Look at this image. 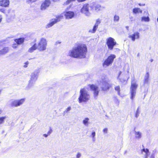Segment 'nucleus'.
<instances>
[{"label": "nucleus", "mask_w": 158, "mask_h": 158, "mask_svg": "<svg viewBox=\"0 0 158 158\" xmlns=\"http://www.w3.org/2000/svg\"><path fill=\"white\" fill-rule=\"evenodd\" d=\"M87 48L85 45L79 44L76 45L69 52V55L74 58H84L85 57Z\"/></svg>", "instance_id": "f257e3e1"}, {"label": "nucleus", "mask_w": 158, "mask_h": 158, "mask_svg": "<svg viewBox=\"0 0 158 158\" xmlns=\"http://www.w3.org/2000/svg\"><path fill=\"white\" fill-rule=\"evenodd\" d=\"M36 41V40H35L34 43L31 42L30 43L32 47L28 49V52L32 53L37 48L40 51H44L46 50L47 46V41L46 39L44 38H41L37 45L35 43Z\"/></svg>", "instance_id": "f03ea898"}, {"label": "nucleus", "mask_w": 158, "mask_h": 158, "mask_svg": "<svg viewBox=\"0 0 158 158\" xmlns=\"http://www.w3.org/2000/svg\"><path fill=\"white\" fill-rule=\"evenodd\" d=\"M40 73V70L39 69H36L32 73L31 75L30 79L29 81L28 85V87L31 88L34 84L35 82L37 80Z\"/></svg>", "instance_id": "7ed1b4c3"}, {"label": "nucleus", "mask_w": 158, "mask_h": 158, "mask_svg": "<svg viewBox=\"0 0 158 158\" xmlns=\"http://www.w3.org/2000/svg\"><path fill=\"white\" fill-rule=\"evenodd\" d=\"M80 95L78 98V102L81 103L82 102H86L89 99V95L85 89H81Z\"/></svg>", "instance_id": "20e7f679"}, {"label": "nucleus", "mask_w": 158, "mask_h": 158, "mask_svg": "<svg viewBox=\"0 0 158 158\" xmlns=\"http://www.w3.org/2000/svg\"><path fill=\"white\" fill-rule=\"evenodd\" d=\"M116 56L114 54H110L107 58L106 59L102 64L104 68L106 67L111 65L114 59L115 58Z\"/></svg>", "instance_id": "39448f33"}, {"label": "nucleus", "mask_w": 158, "mask_h": 158, "mask_svg": "<svg viewBox=\"0 0 158 158\" xmlns=\"http://www.w3.org/2000/svg\"><path fill=\"white\" fill-rule=\"evenodd\" d=\"M106 44L109 49L111 50L116 44V43L114 41V40L113 38L110 37L106 40Z\"/></svg>", "instance_id": "423d86ee"}, {"label": "nucleus", "mask_w": 158, "mask_h": 158, "mask_svg": "<svg viewBox=\"0 0 158 158\" xmlns=\"http://www.w3.org/2000/svg\"><path fill=\"white\" fill-rule=\"evenodd\" d=\"M89 4H84L82 8L81 9V12L85 15L87 16H89L90 15V13L89 11Z\"/></svg>", "instance_id": "0eeeda50"}, {"label": "nucleus", "mask_w": 158, "mask_h": 158, "mask_svg": "<svg viewBox=\"0 0 158 158\" xmlns=\"http://www.w3.org/2000/svg\"><path fill=\"white\" fill-rule=\"evenodd\" d=\"M61 19L60 16H58L54 19H52L50 22L46 25V28H49L52 26H53L55 23H56L60 20V19Z\"/></svg>", "instance_id": "6e6552de"}, {"label": "nucleus", "mask_w": 158, "mask_h": 158, "mask_svg": "<svg viewBox=\"0 0 158 158\" xmlns=\"http://www.w3.org/2000/svg\"><path fill=\"white\" fill-rule=\"evenodd\" d=\"M61 19L60 16H58L54 19H52L50 22L46 25V28H49L52 26H53L55 23H56L60 20V19Z\"/></svg>", "instance_id": "1a4fd4ad"}, {"label": "nucleus", "mask_w": 158, "mask_h": 158, "mask_svg": "<svg viewBox=\"0 0 158 158\" xmlns=\"http://www.w3.org/2000/svg\"><path fill=\"white\" fill-rule=\"evenodd\" d=\"M51 4L50 0H45L42 4L41 6V9L42 10H45Z\"/></svg>", "instance_id": "9d476101"}, {"label": "nucleus", "mask_w": 158, "mask_h": 158, "mask_svg": "<svg viewBox=\"0 0 158 158\" xmlns=\"http://www.w3.org/2000/svg\"><path fill=\"white\" fill-rule=\"evenodd\" d=\"M101 22L99 19L97 20L96 22L92 29H90L89 32L90 33H94L98 28V25Z\"/></svg>", "instance_id": "9b49d317"}, {"label": "nucleus", "mask_w": 158, "mask_h": 158, "mask_svg": "<svg viewBox=\"0 0 158 158\" xmlns=\"http://www.w3.org/2000/svg\"><path fill=\"white\" fill-rule=\"evenodd\" d=\"M102 89H109L112 88L111 84L109 82L102 80Z\"/></svg>", "instance_id": "f8f14e48"}, {"label": "nucleus", "mask_w": 158, "mask_h": 158, "mask_svg": "<svg viewBox=\"0 0 158 158\" xmlns=\"http://www.w3.org/2000/svg\"><path fill=\"white\" fill-rule=\"evenodd\" d=\"M64 15L66 19H71L74 16V13L73 11H68L65 13Z\"/></svg>", "instance_id": "ddd939ff"}, {"label": "nucleus", "mask_w": 158, "mask_h": 158, "mask_svg": "<svg viewBox=\"0 0 158 158\" xmlns=\"http://www.w3.org/2000/svg\"><path fill=\"white\" fill-rule=\"evenodd\" d=\"M129 38H131L133 41H134L135 39H138L139 37V33L138 32L134 33L132 35L129 36Z\"/></svg>", "instance_id": "4468645a"}, {"label": "nucleus", "mask_w": 158, "mask_h": 158, "mask_svg": "<svg viewBox=\"0 0 158 158\" xmlns=\"http://www.w3.org/2000/svg\"><path fill=\"white\" fill-rule=\"evenodd\" d=\"M144 13L146 14L145 15L146 16L142 17L141 18V21L145 22H149L150 20V19L149 17V15L148 11H144Z\"/></svg>", "instance_id": "2eb2a0df"}, {"label": "nucleus", "mask_w": 158, "mask_h": 158, "mask_svg": "<svg viewBox=\"0 0 158 158\" xmlns=\"http://www.w3.org/2000/svg\"><path fill=\"white\" fill-rule=\"evenodd\" d=\"M9 4V0H1L0 1V5L2 6L7 7L8 6Z\"/></svg>", "instance_id": "dca6fc26"}, {"label": "nucleus", "mask_w": 158, "mask_h": 158, "mask_svg": "<svg viewBox=\"0 0 158 158\" xmlns=\"http://www.w3.org/2000/svg\"><path fill=\"white\" fill-rule=\"evenodd\" d=\"M9 50L8 47H5L2 49H0V55H4L8 53Z\"/></svg>", "instance_id": "f3484780"}, {"label": "nucleus", "mask_w": 158, "mask_h": 158, "mask_svg": "<svg viewBox=\"0 0 158 158\" xmlns=\"http://www.w3.org/2000/svg\"><path fill=\"white\" fill-rule=\"evenodd\" d=\"M149 73H147L145 75L143 80V83L144 84H148L149 80Z\"/></svg>", "instance_id": "a211bd4d"}, {"label": "nucleus", "mask_w": 158, "mask_h": 158, "mask_svg": "<svg viewBox=\"0 0 158 158\" xmlns=\"http://www.w3.org/2000/svg\"><path fill=\"white\" fill-rule=\"evenodd\" d=\"M141 152L142 154H143V152L145 153L144 158H148L149 154V151L148 148H143L141 150Z\"/></svg>", "instance_id": "6ab92c4d"}, {"label": "nucleus", "mask_w": 158, "mask_h": 158, "mask_svg": "<svg viewBox=\"0 0 158 158\" xmlns=\"http://www.w3.org/2000/svg\"><path fill=\"white\" fill-rule=\"evenodd\" d=\"M15 41L17 43V44L20 45L22 44L24 41V38H20L15 40Z\"/></svg>", "instance_id": "aec40b11"}, {"label": "nucleus", "mask_w": 158, "mask_h": 158, "mask_svg": "<svg viewBox=\"0 0 158 158\" xmlns=\"http://www.w3.org/2000/svg\"><path fill=\"white\" fill-rule=\"evenodd\" d=\"M94 7L95 10L97 11H99L102 8H104V7H102L100 5L96 4H94Z\"/></svg>", "instance_id": "412c9836"}, {"label": "nucleus", "mask_w": 158, "mask_h": 158, "mask_svg": "<svg viewBox=\"0 0 158 158\" xmlns=\"http://www.w3.org/2000/svg\"><path fill=\"white\" fill-rule=\"evenodd\" d=\"M133 12L135 14H137L138 13H142V11L139 8H135L133 9Z\"/></svg>", "instance_id": "4be33fe9"}, {"label": "nucleus", "mask_w": 158, "mask_h": 158, "mask_svg": "<svg viewBox=\"0 0 158 158\" xmlns=\"http://www.w3.org/2000/svg\"><path fill=\"white\" fill-rule=\"evenodd\" d=\"M135 89H131V99H133L136 94Z\"/></svg>", "instance_id": "5701e85b"}, {"label": "nucleus", "mask_w": 158, "mask_h": 158, "mask_svg": "<svg viewBox=\"0 0 158 158\" xmlns=\"http://www.w3.org/2000/svg\"><path fill=\"white\" fill-rule=\"evenodd\" d=\"M137 84L135 81H132L131 83V89H136L137 87Z\"/></svg>", "instance_id": "b1692460"}, {"label": "nucleus", "mask_w": 158, "mask_h": 158, "mask_svg": "<svg viewBox=\"0 0 158 158\" xmlns=\"http://www.w3.org/2000/svg\"><path fill=\"white\" fill-rule=\"evenodd\" d=\"M75 0H67V1L64 3V4L65 5H68L69 4V3L72 1H74ZM86 0H77V1L79 2H81L85 1Z\"/></svg>", "instance_id": "393cba45"}, {"label": "nucleus", "mask_w": 158, "mask_h": 158, "mask_svg": "<svg viewBox=\"0 0 158 158\" xmlns=\"http://www.w3.org/2000/svg\"><path fill=\"white\" fill-rule=\"evenodd\" d=\"M88 87L87 88H90V89H98V87L96 85L92 84V85H88Z\"/></svg>", "instance_id": "a878e982"}, {"label": "nucleus", "mask_w": 158, "mask_h": 158, "mask_svg": "<svg viewBox=\"0 0 158 158\" xmlns=\"http://www.w3.org/2000/svg\"><path fill=\"white\" fill-rule=\"evenodd\" d=\"M25 99L24 98L21 99L19 100H17L18 106H19L23 103L25 101Z\"/></svg>", "instance_id": "bb28decb"}, {"label": "nucleus", "mask_w": 158, "mask_h": 158, "mask_svg": "<svg viewBox=\"0 0 158 158\" xmlns=\"http://www.w3.org/2000/svg\"><path fill=\"white\" fill-rule=\"evenodd\" d=\"M11 105L12 106L17 107L18 106L17 100H15L12 102Z\"/></svg>", "instance_id": "cd10ccee"}, {"label": "nucleus", "mask_w": 158, "mask_h": 158, "mask_svg": "<svg viewBox=\"0 0 158 158\" xmlns=\"http://www.w3.org/2000/svg\"><path fill=\"white\" fill-rule=\"evenodd\" d=\"M89 119L88 118H86L83 121V123L85 125H88V121Z\"/></svg>", "instance_id": "c85d7f7f"}, {"label": "nucleus", "mask_w": 158, "mask_h": 158, "mask_svg": "<svg viewBox=\"0 0 158 158\" xmlns=\"http://www.w3.org/2000/svg\"><path fill=\"white\" fill-rule=\"evenodd\" d=\"M135 137L138 138H140L141 137V134L139 132H135Z\"/></svg>", "instance_id": "c756f323"}, {"label": "nucleus", "mask_w": 158, "mask_h": 158, "mask_svg": "<svg viewBox=\"0 0 158 158\" xmlns=\"http://www.w3.org/2000/svg\"><path fill=\"white\" fill-rule=\"evenodd\" d=\"M6 118V116H2L0 118V124L3 123L4 120Z\"/></svg>", "instance_id": "7c9ffc66"}, {"label": "nucleus", "mask_w": 158, "mask_h": 158, "mask_svg": "<svg viewBox=\"0 0 158 158\" xmlns=\"http://www.w3.org/2000/svg\"><path fill=\"white\" fill-rule=\"evenodd\" d=\"M119 20V17L118 16L116 15L114 16V21L115 22H118Z\"/></svg>", "instance_id": "2f4dec72"}, {"label": "nucleus", "mask_w": 158, "mask_h": 158, "mask_svg": "<svg viewBox=\"0 0 158 158\" xmlns=\"http://www.w3.org/2000/svg\"><path fill=\"white\" fill-rule=\"evenodd\" d=\"M94 90V94L95 97L97 96L98 94V91L97 90V89H93Z\"/></svg>", "instance_id": "473e14b6"}, {"label": "nucleus", "mask_w": 158, "mask_h": 158, "mask_svg": "<svg viewBox=\"0 0 158 158\" xmlns=\"http://www.w3.org/2000/svg\"><path fill=\"white\" fill-rule=\"evenodd\" d=\"M0 11L2 12L4 14H6V10L4 8H0Z\"/></svg>", "instance_id": "72a5a7b5"}, {"label": "nucleus", "mask_w": 158, "mask_h": 158, "mask_svg": "<svg viewBox=\"0 0 158 158\" xmlns=\"http://www.w3.org/2000/svg\"><path fill=\"white\" fill-rule=\"evenodd\" d=\"M37 0H26V2L28 3H32L36 1Z\"/></svg>", "instance_id": "f704fd0d"}, {"label": "nucleus", "mask_w": 158, "mask_h": 158, "mask_svg": "<svg viewBox=\"0 0 158 158\" xmlns=\"http://www.w3.org/2000/svg\"><path fill=\"white\" fill-rule=\"evenodd\" d=\"M139 109L138 108L136 110V112L135 114V116L137 118L138 117L139 115Z\"/></svg>", "instance_id": "c9c22d12"}, {"label": "nucleus", "mask_w": 158, "mask_h": 158, "mask_svg": "<svg viewBox=\"0 0 158 158\" xmlns=\"http://www.w3.org/2000/svg\"><path fill=\"white\" fill-rule=\"evenodd\" d=\"M29 63L28 61H27L25 62L24 64L25 65H24L23 67L24 68H27V65L29 64Z\"/></svg>", "instance_id": "e433bc0d"}, {"label": "nucleus", "mask_w": 158, "mask_h": 158, "mask_svg": "<svg viewBox=\"0 0 158 158\" xmlns=\"http://www.w3.org/2000/svg\"><path fill=\"white\" fill-rule=\"evenodd\" d=\"M119 79L122 82H124L126 81V79H122V78H119Z\"/></svg>", "instance_id": "4c0bfd02"}, {"label": "nucleus", "mask_w": 158, "mask_h": 158, "mask_svg": "<svg viewBox=\"0 0 158 158\" xmlns=\"http://www.w3.org/2000/svg\"><path fill=\"white\" fill-rule=\"evenodd\" d=\"M108 129L107 128H105L103 130V132L105 133H107V132Z\"/></svg>", "instance_id": "58836bf2"}, {"label": "nucleus", "mask_w": 158, "mask_h": 158, "mask_svg": "<svg viewBox=\"0 0 158 158\" xmlns=\"http://www.w3.org/2000/svg\"><path fill=\"white\" fill-rule=\"evenodd\" d=\"M149 158H155V155L154 153H152L150 156Z\"/></svg>", "instance_id": "ea45409f"}, {"label": "nucleus", "mask_w": 158, "mask_h": 158, "mask_svg": "<svg viewBox=\"0 0 158 158\" xmlns=\"http://www.w3.org/2000/svg\"><path fill=\"white\" fill-rule=\"evenodd\" d=\"M52 130L51 129H50L49 130L47 134L49 135L52 132Z\"/></svg>", "instance_id": "a19ab883"}, {"label": "nucleus", "mask_w": 158, "mask_h": 158, "mask_svg": "<svg viewBox=\"0 0 158 158\" xmlns=\"http://www.w3.org/2000/svg\"><path fill=\"white\" fill-rule=\"evenodd\" d=\"M81 156V154L79 153H78L76 155L77 158H79Z\"/></svg>", "instance_id": "79ce46f5"}, {"label": "nucleus", "mask_w": 158, "mask_h": 158, "mask_svg": "<svg viewBox=\"0 0 158 158\" xmlns=\"http://www.w3.org/2000/svg\"><path fill=\"white\" fill-rule=\"evenodd\" d=\"M17 44H15L13 45L12 47L14 48H16L17 47Z\"/></svg>", "instance_id": "37998d69"}, {"label": "nucleus", "mask_w": 158, "mask_h": 158, "mask_svg": "<svg viewBox=\"0 0 158 158\" xmlns=\"http://www.w3.org/2000/svg\"><path fill=\"white\" fill-rule=\"evenodd\" d=\"M93 138H94L95 135V132H93L92 133Z\"/></svg>", "instance_id": "c03bdc74"}, {"label": "nucleus", "mask_w": 158, "mask_h": 158, "mask_svg": "<svg viewBox=\"0 0 158 158\" xmlns=\"http://www.w3.org/2000/svg\"><path fill=\"white\" fill-rule=\"evenodd\" d=\"M71 109V107H68L66 109V111L68 112Z\"/></svg>", "instance_id": "a18cd8bd"}, {"label": "nucleus", "mask_w": 158, "mask_h": 158, "mask_svg": "<svg viewBox=\"0 0 158 158\" xmlns=\"http://www.w3.org/2000/svg\"><path fill=\"white\" fill-rule=\"evenodd\" d=\"M61 43V42H59V41H56L55 43V44L56 45H57L58 44H60Z\"/></svg>", "instance_id": "49530a36"}, {"label": "nucleus", "mask_w": 158, "mask_h": 158, "mask_svg": "<svg viewBox=\"0 0 158 158\" xmlns=\"http://www.w3.org/2000/svg\"><path fill=\"white\" fill-rule=\"evenodd\" d=\"M48 134H44L43 135V136L45 137H47L48 136Z\"/></svg>", "instance_id": "de8ad7c7"}, {"label": "nucleus", "mask_w": 158, "mask_h": 158, "mask_svg": "<svg viewBox=\"0 0 158 158\" xmlns=\"http://www.w3.org/2000/svg\"><path fill=\"white\" fill-rule=\"evenodd\" d=\"M2 19V16L0 15V23L1 22Z\"/></svg>", "instance_id": "09e8293b"}, {"label": "nucleus", "mask_w": 158, "mask_h": 158, "mask_svg": "<svg viewBox=\"0 0 158 158\" xmlns=\"http://www.w3.org/2000/svg\"><path fill=\"white\" fill-rule=\"evenodd\" d=\"M121 73H122V72L121 71H120V72L119 73L118 76V78H119V77L120 76V74H121Z\"/></svg>", "instance_id": "8fccbe9b"}, {"label": "nucleus", "mask_w": 158, "mask_h": 158, "mask_svg": "<svg viewBox=\"0 0 158 158\" xmlns=\"http://www.w3.org/2000/svg\"><path fill=\"white\" fill-rule=\"evenodd\" d=\"M114 89H120V87L119 86H117L116 88L115 87Z\"/></svg>", "instance_id": "3c124183"}, {"label": "nucleus", "mask_w": 158, "mask_h": 158, "mask_svg": "<svg viewBox=\"0 0 158 158\" xmlns=\"http://www.w3.org/2000/svg\"><path fill=\"white\" fill-rule=\"evenodd\" d=\"M60 1V0H53V1L54 2H58V1Z\"/></svg>", "instance_id": "603ef678"}, {"label": "nucleus", "mask_w": 158, "mask_h": 158, "mask_svg": "<svg viewBox=\"0 0 158 158\" xmlns=\"http://www.w3.org/2000/svg\"><path fill=\"white\" fill-rule=\"evenodd\" d=\"M153 59H151V60H150V61L151 62H153Z\"/></svg>", "instance_id": "864d4df0"}, {"label": "nucleus", "mask_w": 158, "mask_h": 158, "mask_svg": "<svg viewBox=\"0 0 158 158\" xmlns=\"http://www.w3.org/2000/svg\"><path fill=\"white\" fill-rule=\"evenodd\" d=\"M2 113V110H0V114L1 113Z\"/></svg>", "instance_id": "5fc2aeb1"}, {"label": "nucleus", "mask_w": 158, "mask_h": 158, "mask_svg": "<svg viewBox=\"0 0 158 158\" xmlns=\"http://www.w3.org/2000/svg\"><path fill=\"white\" fill-rule=\"evenodd\" d=\"M126 28L127 29H128V27L127 26V27H126Z\"/></svg>", "instance_id": "6e6d98bb"}, {"label": "nucleus", "mask_w": 158, "mask_h": 158, "mask_svg": "<svg viewBox=\"0 0 158 158\" xmlns=\"http://www.w3.org/2000/svg\"><path fill=\"white\" fill-rule=\"evenodd\" d=\"M132 17H131L130 18V19H132Z\"/></svg>", "instance_id": "4d7b16f0"}, {"label": "nucleus", "mask_w": 158, "mask_h": 158, "mask_svg": "<svg viewBox=\"0 0 158 158\" xmlns=\"http://www.w3.org/2000/svg\"><path fill=\"white\" fill-rule=\"evenodd\" d=\"M132 17H131L130 18V19H132Z\"/></svg>", "instance_id": "13d9d810"}, {"label": "nucleus", "mask_w": 158, "mask_h": 158, "mask_svg": "<svg viewBox=\"0 0 158 158\" xmlns=\"http://www.w3.org/2000/svg\"><path fill=\"white\" fill-rule=\"evenodd\" d=\"M83 89H85V88H83Z\"/></svg>", "instance_id": "bf43d9fd"}]
</instances>
